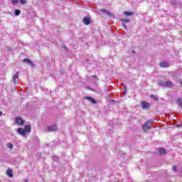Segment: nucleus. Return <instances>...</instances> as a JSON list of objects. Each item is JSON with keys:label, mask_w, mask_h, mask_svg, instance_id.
<instances>
[{"label": "nucleus", "mask_w": 182, "mask_h": 182, "mask_svg": "<svg viewBox=\"0 0 182 182\" xmlns=\"http://www.w3.org/2000/svg\"><path fill=\"white\" fill-rule=\"evenodd\" d=\"M141 107L144 109V110H147L150 109V103L146 102V101H141Z\"/></svg>", "instance_id": "f257e3e1"}, {"label": "nucleus", "mask_w": 182, "mask_h": 182, "mask_svg": "<svg viewBox=\"0 0 182 182\" xmlns=\"http://www.w3.org/2000/svg\"><path fill=\"white\" fill-rule=\"evenodd\" d=\"M151 126V122L150 121H147L144 123L142 129L144 132H149L150 130V127Z\"/></svg>", "instance_id": "f03ea898"}, {"label": "nucleus", "mask_w": 182, "mask_h": 182, "mask_svg": "<svg viewBox=\"0 0 182 182\" xmlns=\"http://www.w3.org/2000/svg\"><path fill=\"white\" fill-rule=\"evenodd\" d=\"M18 75H19V71H18L16 74L13 75L14 85H18L19 83V78L18 77Z\"/></svg>", "instance_id": "7ed1b4c3"}, {"label": "nucleus", "mask_w": 182, "mask_h": 182, "mask_svg": "<svg viewBox=\"0 0 182 182\" xmlns=\"http://www.w3.org/2000/svg\"><path fill=\"white\" fill-rule=\"evenodd\" d=\"M162 86H165V87H173L174 83L171 81H166L165 83H162Z\"/></svg>", "instance_id": "20e7f679"}, {"label": "nucleus", "mask_w": 182, "mask_h": 182, "mask_svg": "<svg viewBox=\"0 0 182 182\" xmlns=\"http://www.w3.org/2000/svg\"><path fill=\"white\" fill-rule=\"evenodd\" d=\"M47 130H50L51 132H55V130H58V125H50L47 127Z\"/></svg>", "instance_id": "39448f33"}, {"label": "nucleus", "mask_w": 182, "mask_h": 182, "mask_svg": "<svg viewBox=\"0 0 182 182\" xmlns=\"http://www.w3.org/2000/svg\"><path fill=\"white\" fill-rule=\"evenodd\" d=\"M15 122L17 124H20V125L23 124V120L22 119V118L19 117H16Z\"/></svg>", "instance_id": "423d86ee"}, {"label": "nucleus", "mask_w": 182, "mask_h": 182, "mask_svg": "<svg viewBox=\"0 0 182 182\" xmlns=\"http://www.w3.org/2000/svg\"><path fill=\"white\" fill-rule=\"evenodd\" d=\"M14 171L11 168H8L6 171V174L9 177L12 178L14 177Z\"/></svg>", "instance_id": "0eeeda50"}, {"label": "nucleus", "mask_w": 182, "mask_h": 182, "mask_svg": "<svg viewBox=\"0 0 182 182\" xmlns=\"http://www.w3.org/2000/svg\"><path fill=\"white\" fill-rule=\"evenodd\" d=\"M18 133H19V134H21L22 136H25L26 134V131H25V129H22V128H18L17 129Z\"/></svg>", "instance_id": "6e6552de"}, {"label": "nucleus", "mask_w": 182, "mask_h": 182, "mask_svg": "<svg viewBox=\"0 0 182 182\" xmlns=\"http://www.w3.org/2000/svg\"><path fill=\"white\" fill-rule=\"evenodd\" d=\"M82 22H84L85 25H89L90 23V17H84Z\"/></svg>", "instance_id": "1a4fd4ad"}, {"label": "nucleus", "mask_w": 182, "mask_h": 182, "mask_svg": "<svg viewBox=\"0 0 182 182\" xmlns=\"http://www.w3.org/2000/svg\"><path fill=\"white\" fill-rule=\"evenodd\" d=\"M85 99L87 100H89V102H90L91 103H92V105H96V103H97V102L95 101V99H93L92 97H85Z\"/></svg>", "instance_id": "9d476101"}, {"label": "nucleus", "mask_w": 182, "mask_h": 182, "mask_svg": "<svg viewBox=\"0 0 182 182\" xmlns=\"http://www.w3.org/2000/svg\"><path fill=\"white\" fill-rule=\"evenodd\" d=\"M100 11L103 12V14H106L108 16H113V14L106 9H101Z\"/></svg>", "instance_id": "9b49d317"}, {"label": "nucleus", "mask_w": 182, "mask_h": 182, "mask_svg": "<svg viewBox=\"0 0 182 182\" xmlns=\"http://www.w3.org/2000/svg\"><path fill=\"white\" fill-rule=\"evenodd\" d=\"M122 22H123V28H124L125 29L127 28V27L126 26V24L125 23H129V22H130V20L129 19H127V20H124V19H121Z\"/></svg>", "instance_id": "f8f14e48"}, {"label": "nucleus", "mask_w": 182, "mask_h": 182, "mask_svg": "<svg viewBox=\"0 0 182 182\" xmlns=\"http://www.w3.org/2000/svg\"><path fill=\"white\" fill-rule=\"evenodd\" d=\"M159 65L161 68H168V63L167 62H161Z\"/></svg>", "instance_id": "ddd939ff"}, {"label": "nucleus", "mask_w": 182, "mask_h": 182, "mask_svg": "<svg viewBox=\"0 0 182 182\" xmlns=\"http://www.w3.org/2000/svg\"><path fill=\"white\" fill-rule=\"evenodd\" d=\"M23 62H24L25 63H30V65H31L32 66H33V63L31 60V59L29 58H24L23 60Z\"/></svg>", "instance_id": "4468645a"}, {"label": "nucleus", "mask_w": 182, "mask_h": 182, "mask_svg": "<svg viewBox=\"0 0 182 182\" xmlns=\"http://www.w3.org/2000/svg\"><path fill=\"white\" fill-rule=\"evenodd\" d=\"M24 130H25L26 133H31V126L30 125H26Z\"/></svg>", "instance_id": "2eb2a0df"}, {"label": "nucleus", "mask_w": 182, "mask_h": 182, "mask_svg": "<svg viewBox=\"0 0 182 182\" xmlns=\"http://www.w3.org/2000/svg\"><path fill=\"white\" fill-rule=\"evenodd\" d=\"M160 154H166L167 151H166V149L164 148H160L159 150Z\"/></svg>", "instance_id": "dca6fc26"}, {"label": "nucleus", "mask_w": 182, "mask_h": 182, "mask_svg": "<svg viewBox=\"0 0 182 182\" xmlns=\"http://www.w3.org/2000/svg\"><path fill=\"white\" fill-rule=\"evenodd\" d=\"M124 14L127 16H133V12H132V11H124Z\"/></svg>", "instance_id": "f3484780"}, {"label": "nucleus", "mask_w": 182, "mask_h": 182, "mask_svg": "<svg viewBox=\"0 0 182 182\" xmlns=\"http://www.w3.org/2000/svg\"><path fill=\"white\" fill-rule=\"evenodd\" d=\"M14 14H15V15H16V16L21 15V10H19V9L15 10Z\"/></svg>", "instance_id": "a211bd4d"}, {"label": "nucleus", "mask_w": 182, "mask_h": 182, "mask_svg": "<svg viewBox=\"0 0 182 182\" xmlns=\"http://www.w3.org/2000/svg\"><path fill=\"white\" fill-rule=\"evenodd\" d=\"M177 104L181 106V107H182V99L181 98H178L177 100Z\"/></svg>", "instance_id": "6ab92c4d"}, {"label": "nucleus", "mask_w": 182, "mask_h": 182, "mask_svg": "<svg viewBox=\"0 0 182 182\" xmlns=\"http://www.w3.org/2000/svg\"><path fill=\"white\" fill-rule=\"evenodd\" d=\"M20 3L21 5H26V4H28V0H20Z\"/></svg>", "instance_id": "aec40b11"}, {"label": "nucleus", "mask_w": 182, "mask_h": 182, "mask_svg": "<svg viewBox=\"0 0 182 182\" xmlns=\"http://www.w3.org/2000/svg\"><path fill=\"white\" fill-rule=\"evenodd\" d=\"M11 3L13 5H16V4L19 3V0H11Z\"/></svg>", "instance_id": "412c9836"}, {"label": "nucleus", "mask_w": 182, "mask_h": 182, "mask_svg": "<svg viewBox=\"0 0 182 182\" xmlns=\"http://www.w3.org/2000/svg\"><path fill=\"white\" fill-rule=\"evenodd\" d=\"M151 99H154V100H157V97L154 95H151Z\"/></svg>", "instance_id": "4be33fe9"}, {"label": "nucleus", "mask_w": 182, "mask_h": 182, "mask_svg": "<svg viewBox=\"0 0 182 182\" xmlns=\"http://www.w3.org/2000/svg\"><path fill=\"white\" fill-rule=\"evenodd\" d=\"M7 147H8V149H12L14 147V145L12 144L9 143L7 144Z\"/></svg>", "instance_id": "5701e85b"}, {"label": "nucleus", "mask_w": 182, "mask_h": 182, "mask_svg": "<svg viewBox=\"0 0 182 182\" xmlns=\"http://www.w3.org/2000/svg\"><path fill=\"white\" fill-rule=\"evenodd\" d=\"M172 170H173V171H177V166H176V165H173V166H172Z\"/></svg>", "instance_id": "b1692460"}, {"label": "nucleus", "mask_w": 182, "mask_h": 182, "mask_svg": "<svg viewBox=\"0 0 182 182\" xmlns=\"http://www.w3.org/2000/svg\"><path fill=\"white\" fill-rule=\"evenodd\" d=\"M93 79H95L96 80H99V77L96 75L92 76Z\"/></svg>", "instance_id": "393cba45"}, {"label": "nucleus", "mask_w": 182, "mask_h": 182, "mask_svg": "<svg viewBox=\"0 0 182 182\" xmlns=\"http://www.w3.org/2000/svg\"><path fill=\"white\" fill-rule=\"evenodd\" d=\"M124 90H127V87L126 86V85H124Z\"/></svg>", "instance_id": "a878e982"}, {"label": "nucleus", "mask_w": 182, "mask_h": 182, "mask_svg": "<svg viewBox=\"0 0 182 182\" xmlns=\"http://www.w3.org/2000/svg\"><path fill=\"white\" fill-rule=\"evenodd\" d=\"M126 93H127V90H124V95H126Z\"/></svg>", "instance_id": "bb28decb"}, {"label": "nucleus", "mask_w": 182, "mask_h": 182, "mask_svg": "<svg viewBox=\"0 0 182 182\" xmlns=\"http://www.w3.org/2000/svg\"><path fill=\"white\" fill-rule=\"evenodd\" d=\"M176 127H182V125L181 124H178V125H176Z\"/></svg>", "instance_id": "cd10ccee"}, {"label": "nucleus", "mask_w": 182, "mask_h": 182, "mask_svg": "<svg viewBox=\"0 0 182 182\" xmlns=\"http://www.w3.org/2000/svg\"><path fill=\"white\" fill-rule=\"evenodd\" d=\"M179 83H180V86L182 87V80H180Z\"/></svg>", "instance_id": "c85d7f7f"}, {"label": "nucleus", "mask_w": 182, "mask_h": 182, "mask_svg": "<svg viewBox=\"0 0 182 182\" xmlns=\"http://www.w3.org/2000/svg\"><path fill=\"white\" fill-rule=\"evenodd\" d=\"M0 116H2V112L0 111Z\"/></svg>", "instance_id": "c756f323"}, {"label": "nucleus", "mask_w": 182, "mask_h": 182, "mask_svg": "<svg viewBox=\"0 0 182 182\" xmlns=\"http://www.w3.org/2000/svg\"><path fill=\"white\" fill-rule=\"evenodd\" d=\"M25 182H28V179H26V180H25Z\"/></svg>", "instance_id": "7c9ffc66"}]
</instances>
